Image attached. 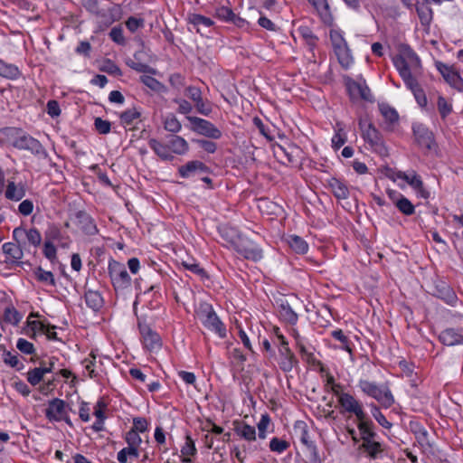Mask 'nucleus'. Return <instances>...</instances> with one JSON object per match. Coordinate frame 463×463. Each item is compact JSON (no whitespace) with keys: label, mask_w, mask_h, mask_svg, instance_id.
Returning a JSON list of instances; mask_svg holds the SVG:
<instances>
[{"label":"nucleus","mask_w":463,"mask_h":463,"mask_svg":"<svg viewBox=\"0 0 463 463\" xmlns=\"http://www.w3.org/2000/svg\"><path fill=\"white\" fill-rule=\"evenodd\" d=\"M393 64L402 80L416 76L421 68L420 58L407 44L399 46V53L393 58Z\"/></svg>","instance_id":"f257e3e1"},{"label":"nucleus","mask_w":463,"mask_h":463,"mask_svg":"<svg viewBox=\"0 0 463 463\" xmlns=\"http://www.w3.org/2000/svg\"><path fill=\"white\" fill-rule=\"evenodd\" d=\"M358 386L362 392L375 399L383 407L390 408L394 403V398L387 384H377L367 380H360Z\"/></svg>","instance_id":"f03ea898"},{"label":"nucleus","mask_w":463,"mask_h":463,"mask_svg":"<svg viewBox=\"0 0 463 463\" xmlns=\"http://www.w3.org/2000/svg\"><path fill=\"white\" fill-rule=\"evenodd\" d=\"M15 137L12 141L14 147L19 150H27L39 158H46L48 153L39 140L24 133L22 129H14Z\"/></svg>","instance_id":"7ed1b4c3"},{"label":"nucleus","mask_w":463,"mask_h":463,"mask_svg":"<svg viewBox=\"0 0 463 463\" xmlns=\"http://www.w3.org/2000/svg\"><path fill=\"white\" fill-rule=\"evenodd\" d=\"M197 314L204 326L218 334L221 338L226 336L225 326L219 319L212 305L205 302L201 303Z\"/></svg>","instance_id":"20e7f679"},{"label":"nucleus","mask_w":463,"mask_h":463,"mask_svg":"<svg viewBox=\"0 0 463 463\" xmlns=\"http://www.w3.org/2000/svg\"><path fill=\"white\" fill-rule=\"evenodd\" d=\"M330 39L339 63L345 69L349 68L353 63V57L342 32L332 29L330 32Z\"/></svg>","instance_id":"39448f33"},{"label":"nucleus","mask_w":463,"mask_h":463,"mask_svg":"<svg viewBox=\"0 0 463 463\" xmlns=\"http://www.w3.org/2000/svg\"><path fill=\"white\" fill-rule=\"evenodd\" d=\"M108 269L116 291L124 290L131 286V278L123 263L111 260L109 262Z\"/></svg>","instance_id":"423d86ee"},{"label":"nucleus","mask_w":463,"mask_h":463,"mask_svg":"<svg viewBox=\"0 0 463 463\" xmlns=\"http://www.w3.org/2000/svg\"><path fill=\"white\" fill-rule=\"evenodd\" d=\"M186 118L191 123V130L212 139L222 137V131L212 122L198 117L187 116Z\"/></svg>","instance_id":"0eeeda50"},{"label":"nucleus","mask_w":463,"mask_h":463,"mask_svg":"<svg viewBox=\"0 0 463 463\" xmlns=\"http://www.w3.org/2000/svg\"><path fill=\"white\" fill-rule=\"evenodd\" d=\"M235 250L247 260L258 261L262 258V251L252 241L238 236L237 241H233Z\"/></svg>","instance_id":"6e6552de"},{"label":"nucleus","mask_w":463,"mask_h":463,"mask_svg":"<svg viewBox=\"0 0 463 463\" xmlns=\"http://www.w3.org/2000/svg\"><path fill=\"white\" fill-rule=\"evenodd\" d=\"M138 328L144 347L150 352L159 351L162 346L159 335L146 324L138 323Z\"/></svg>","instance_id":"1a4fd4ad"},{"label":"nucleus","mask_w":463,"mask_h":463,"mask_svg":"<svg viewBox=\"0 0 463 463\" xmlns=\"http://www.w3.org/2000/svg\"><path fill=\"white\" fill-rule=\"evenodd\" d=\"M436 67L447 83L457 90L463 92V79L452 66L437 61Z\"/></svg>","instance_id":"9d476101"},{"label":"nucleus","mask_w":463,"mask_h":463,"mask_svg":"<svg viewBox=\"0 0 463 463\" xmlns=\"http://www.w3.org/2000/svg\"><path fill=\"white\" fill-rule=\"evenodd\" d=\"M338 402L345 411L354 413L357 420H363L366 415L363 410L362 404L353 395L347 392H342L339 395Z\"/></svg>","instance_id":"9b49d317"},{"label":"nucleus","mask_w":463,"mask_h":463,"mask_svg":"<svg viewBox=\"0 0 463 463\" xmlns=\"http://www.w3.org/2000/svg\"><path fill=\"white\" fill-rule=\"evenodd\" d=\"M209 172V167L198 160L190 161L179 167V174L184 178L200 177Z\"/></svg>","instance_id":"f8f14e48"},{"label":"nucleus","mask_w":463,"mask_h":463,"mask_svg":"<svg viewBox=\"0 0 463 463\" xmlns=\"http://www.w3.org/2000/svg\"><path fill=\"white\" fill-rule=\"evenodd\" d=\"M412 129L417 144L420 147L430 150L435 145L432 132L422 124L413 125Z\"/></svg>","instance_id":"ddd939ff"},{"label":"nucleus","mask_w":463,"mask_h":463,"mask_svg":"<svg viewBox=\"0 0 463 463\" xmlns=\"http://www.w3.org/2000/svg\"><path fill=\"white\" fill-rule=\"evenodd\" d=\"M189 24L201 35H207L213 26V21L206 16L198 14H189L187 16Z\"/></svg>","instance_id":"4468645a"},{"label":"nucleus","mask_w":463,"mask_h":463,"mask_svg":"<svg viewBox=\"0 0 463 463\" xmlns=\"http://www.w3.org/2000/svg\"><path fill=\"white\" fill-rule=\"evenodd\" d=\"M282 343V347L279 349L280 361L279 367L283 372H290L293 367L298 364V360L295 357L294 354L290 351L288 346V343L285 341V338L281 335L279 336Z\"/></svg>","instance_id":"2eb2a0df"},{"label":"nucleus","mask_w":463,"mask_h":463,"mask_svg":"<svg viewBox=\"0 0 463 463\" xmlns=\"http://www.w3.org/2000/svg\"><path fill=\"white\" fill-rule=\"evenodd\" d=\"M75 223L79 229L87 235H94L98 232L93 219L85 212L78 211L75 213Z\"/></svg>","instance_id":"dca6fc26"},{"label":"nucleus","mask_w":463,"mask_h":463,"mask_svg":"<svg viewBox=\"0 0 463 463\" xmlns=\"http://www.w3.org/2000/svg\"><path fill=\"white\" fill-rule=\"evenodd\" d=\"M433 295L450 306H455L458 301L454 290L444 281H439L435 285Z\"/></svg>","instance_id":"f3484780"},{"label":"nucleus","mask_w":463,"mask_h":463,"mask_svg":"<svg viewBox=\"0 0 463 463\" xmlns=\"http://www.w3.org/2000/svg\"><path fill=\"white\" fill-rule=\"evenodd\" d=\"M65 412V402L55 398L49 402L48 407L45 411V416L50 420L59 421L62 419Z\"/></svg>","instance_id":"a211bd4d"},{"label":"nucleus","mask_w":463,"mask_h":463,"mask_svg":"<svg viewBox=\"0 0 463 463\" xmlns=\"http://www.w3.org/2000/svg\"><path fill=\"white\" fill-rule=\"evenodd\" d=\"M398 177L404 180L413 189L417 190L421 197L427 199L430 196V193L423 187V183L420 179V176L418 175L415 172H411L410 174L400 172L398 174Z\"/></svg>","instance_id":"6ab92c4d"},{"label":"nucleus","mask_w":463,"mask_h":463,"mask_svg":"<svg viewBox=\"0 0 463 463\" xmlns=\"http://www.w3.org/2000/svg\"><path fill=\"white\" fill-rule=\"evenodd\" d=\"M44 235L46 241H51L53 244L54 242H57L62 248H68L70 245L71 241L69 237L65 236L61 232V229L54 224L48 227Z\"/></svg>","instance_id":"aec40b11"},{"label":"nucleus","mask_w":463,"mask_h":463,"mask_svg":"<svg viewBox=\"0 0 463 463\" xmlns=\"http://www.w3.org/2000/svg\"><path fill=\"white\" fill-rule=\"evenodd\" d=\"M403 81L407 88L411 90V92L414 95V98L417 101V103L421 107L424 108L427 106V97L425 95L424 90L420 86L417 79L415 76L410 77L407 79H403Z\"/></svg>","instance_id":"412c9836"},{"label":"nucleus","mask_w":463,"mask_h":463,"mask_svg":"<svg viewBox=\"0 0 463 463\" xmlns=\"http://www.w3.org/2000/svg\"><path fill=\"white\" fill-rule=\"evenodd\" d=\"M25 194L26 190L24 184H16L10 180L7 182L5 191V196L7 200L19 202L25 196Z\"/></svg>","instance_id":"4be33fe9"},{"label":"nucleus","mask_w":463,"mask_h":463,"mask_svg":"<svg viewBox=\"0 0 463 463\" xmlns=\"http://www.w3.org/2000/svg\"><path fill=\"white\" fill-rule=\"evenodd\" d=\"M439 341L448 346L463 345V335L454 328H447L439 335Z\"/></svg>","instance_id":"5701e85b"},{"label":"nucleus","mask_w":463,"mask_h":463,"mask_svg":"<svg viewBox=\"0 0 463 463\" xmlns=\"http://www.w3.org/2000/svg\"><path fill=\"white\" fill-rule=\"evenodd\" d=\"M167 144L171 154L184 155L189 150V145L187 141L176 135H172L168 137Z\"/></svg>","instance_id":"b1692460"},{"label":"nucleus","mask_w":463,"mask_h":463,"mask_svg":"<svg viewBox=\"0 0 463 463\" xmlns=\"http://www.w3.org/2000/svg\"><path fill=\"white\" fill-rule=\"evenodd\" d=\"M300 152L298 146L295 145L289 146L288 148L278 145L275 153L281 158L283 163L293 164L297 161V156Z\"/></svg>","instance_id":"393cba45"},{"label":"nucleus","mask_w":463,"mask_h":463,"mask_svg":"<svg viewBox=\"0 0 463 463\" xmlns=\"http://www.w3.org/2000/svg\"><path fill=\"white\" fill-rule=\"evenodd\" d=\"M358 424L357 428L360 432V438L363 440V442H365L366 440L373 439L376 437V433L373 430V423L371 420L367 418L365 415L363 420H357Z\"/></svg>","instance_id":"a878e982"},{"label":"nucleus","mask_w":463,"mask_h":463,"mask_svg":"<svg viewBox=\"0 0 463 463\" xmlns=\"http://www.w3.org/2000/svg\"><path fill=\"white\" fill-rule=\"evenodd\" d=\"M25 234L28 242L34 246L38 247L42 243V235L40 232L36 228H31L29 230H24L22 228H15L13 232V236L15 240L19 235Z\"/></svg>","instance_id":"bb28decb"},{"label":"nucleus","mask_w":463,"mask_h":463,"mask_svg":"<svg viewBox=\"0 0 463 463\" xmlns=\"http://www.w3.org/2000/svg\"><path fill=\"white\" fill-rule=\"evenodd\" d=\"M150 148L163 160L171 161L174 156L171 154L168 144H163L155 138L148 141Z\"/></svg>","instance_id":"cd10ccee"},{"label":"nucleus","mask_w":463,"mask_h":463,"mask_svg":"<svg viewBox=\"0 0 463 463\" xmlns=\"http://www.w3.org/2000/svg\"><path fill=\"white\" fill-rule=\"evenodd\" d=\"M327 183L328 187L337 199L344 200L348 198L349 190L345 183L335 177L330 178Z\"/></svg>","instance_id":"c85d7f7f"},{"label":"nucleus","mask_w":463,"mask_h":463,"mask_svg":"<svg viewBox=\"0 0 463 463\" xmlns=\"http://www.w3.org/2000/svg\"><path fill=\"white\" fill-rule=\"evenodd\" d=\"M234 431L235 433L240 436L241 438L251 441L255 440L256 439V430L255 428L252 426H250L249 424L245 423L244 421H234Z\"/></svg>","instance_id":"c756f323"},{"label":"nucleus","mask_w":463,"mask_h":463,"mask_svg":"<svg viewBox=\"0 0 463 463\" xmlns=\"http://www.w3.org/2000/svg\"><path fill=\"white\" fill-rule=\"evenodd\" d=\"M287 241L289 248L297 254H305L308 250V244L300 236L289 235Z\"/></svg>","instance_id":"7c9ffc66"},{"label":"nucleus","mask_w":463,"mask_h":463,"mask_svg":"<svg viewBox=\"0 0 463 463\" xmlns=\"http://www.w3.org/2000/svg\"><path fill=\"white\" fill-rule=\"evenodd\" d=\"M279 314L281 319L290 325H295L298 322V317L288 302H282L279 305Z\"/></svg>","instance_id":"2f4dec72"},{"label":"nucleus","mask_w":463,"mask_h":463,"mask_svg":"<svg viewBox=\"0 0 463 463\" xmlns=\"http://www.w3.org/2000/svg\"><path fill=\"white\" fill-rule=\"evenodd\" d=\"M85 301L89 307L99 310L103 306V298L97 290L88 289L85 291Z\"/></svg>","instance_id":"473e14b6"},{"label":"nucleus","mask_w":463,"mask_h":463,"mask_svg":"<svg viewBox=\"0 0 463 463\" xmlns=\"http://www.w3.org/2000/svg\"><path fill=\"white\" fill-rule=\"evenodd\" d=\"M360 127L363 129V137L364 140L372 146H378L382 143L379 132L372 124H368L367 128L364 129V125L360 122Z\"/></svg>","instance_id":"72a5a7b5"},{"label":"nucleus","mask_w":463,"mask_h":463,"mask_svg":"<svg viewBox=\"0 0 463 463\" xmlns=\"http://www.w3.org/2000/svg\"><path fill=\"white\" fill-rule=\"evenodd\" d=\"M361 449H363L368 454V456L373 459L377 458L378 456L383 452L382 444L376 441L374 439L363 442Z\"/></svg>","instance_id":"f704fd0d"},{"label":"nucleus","mask_w":463,"mask_h":463,"mask_svg":"<svg viewBox=\"0 0 463 463\" xmlns=\"http://www.w3.org/2000/svg\"><path fill=\"white\" fill-rule=\"evenodd\" d=\"M21 75V72L17 66L6 63L5 61L0 60V76L10 79V80H15L19 78Z\"/></svg>","instance_id":"c9c22d12"},{"label":"nucleus","mask_w":463,"mask_h":463,"mask_svg":"<svg viewBox=\"0 0 463 463\" xmlns=\"http://www.w3.org/2000/svg\"><path fill=\"white\" fill-rule=\"evenodd\" d=\"M35 279L43 284L56 287V281L52 272L44 270L42 267H37L33 270Z\"/></svg>","instance_id":"e433bc0d"},{"label":"nucleus","mask_w":463,"mask_h":463,"mask_svg":"<svg viewBox=\"0 0 463 463\" xmlns=\"http://www.w3.org/2000/svg\"><path fill=\"white\" fill-rule=\"evenodd\" d=\"M3 251L12 261H17L23 258V250L13 242H6L3 245Z\"/></svg>","instance_id":"4c0bfd02"},{"label":"nucleus","mask_w":463,"mask_h":463,"mask_svg":"<svg viewBox=\"0 0 463 463\" xmlns=\"http://www.w3.org/2000/svg\"><path fill=\"white\" fill-rule=\"evenodd\" d=\"M33 327H39V330H41L43 333H44L47 335V338L50 340H59L57 336V333L54 332V329L56 328L55 326H52L50 324H46L43 321H32L29 323Z\"/></svg>","instance_id":"58836bf2"},{"label":"nucleus","mask_w":463,"mask_h":463,"mask_svg":"<svg viewBox=\"0 0 463 463\" xmlns=\"http://www.w3.org/2000/svg\"><path fill=\"white\" fill-rule=\"evenodd\" d=\"M51 368L36 367L27 373V381L33 386L37 385L45 373H50Z\"/></svg>","instance_id":"ea45409f"},{"label":"nucleus","mask_w":463,"mask_h":463,"mask_svg":"<svg viewBox=\"0 0 463 463\" xmlns=\"http://www.w3.org/2000/svg\"><path fill=\"white\" fill-rule=\"evenodd\" d=\"M300 441L306 446L314 458L317 459L318 458V450L315 443L310 439L308 430L306 427H303L301 430Z\"/></svg>","instance_id":"a19ab883"},{"label":"nucleus","mask_w":463,"mask_h":463,"mask_svg":"<svg viewBox=\"0 0 463 463\" xmlns=\"http://www.w3.org/2000/svg\"><path fill=\"white\" fill-rule=\"evenodd\" d=\"M140 81L153 91L158 93L165 91V85L151 76L143 75L140 77Z\"/></svg>","instance_id":"79ce46f5"},{"label":"nucleus","mask_w":463,"mask_h":463,"mask_svg":"<svg viewBox=\"0 0 463 463\" xmlns=\"http://www.w3.org/2000/svg\"><path fill=\"white\" fill-rule=\"evenodd\" d=\"M126 64L131 68L132 70L142 72V73H150V74H156V69L150 67L149 65L143 63L141 61H136L131 58H128L126 60Z\"/></svg>","instance_id":"37998d69"},{"label":"nucleus","mask_w":463,"mask_h":463,"mask_svg":"<svg viewBox=\"0 0 463 463\" xmlns=\"http://www.w3.org/2000/svg\"><path fill=\"white\" fill-rule=\"evenodd\" d=\"M425 2L416 7L420 23L428 25L432 20V11Z\"/></svg>","instance_id":"c03bdc74"},{"label":"nucleus","mask_w":463,"mask_h":463,"mask_svg":"<svg viewBox=\"0 0 463 463\" xmlns=\"http://www.w3.org/2000/svg\"><path fill=\"white\" fill-rule=\"evenodd\" d=\"M331 335L335 340L340 342L341 349L345 350L346 352H348L349 354H352V353H353L352 343L341 329L334 330L331 333Z\"/></svg>","instance_id":"a18cd8bd"},{"label":"nucleus","mask_w":463,"mask_h":463,"mask_svg":"<svg viewBox=\"0 0 463 463\" xmlns=\"http://www.w3.org/2000/svg\"><path fill=\"white\" fill-rule=\"evenodd\" d=\"M164 128L166 131L171 133H177L181 130L182 125L179 122V120L176 118V117L173 114L167 115L164 118Z\"/></svg>","instance_id":"49530a36"},{"label":"nucleus","mask_w":463,"mask_h":463,"mask_svg":"<svg viewBox=\"0 0 463 463\" xmlns=\"http://www.w3.org/2000/svg\"><path fill=\"white\" fill-rule=\"evenodd\" d=\"M379 109L383 117L390 123L398 121L399 116L395 109L392 108L388 104H380Z\"/></svg>","instance_id":"de8ad7c7"},{"label":"nucleus","mask_w":463,"mask_h":463,"mask_svg":"<svg viewBox=\"0 0 463 463\" xmlns=\"http://www.w3.org/2000/svg\"><path fill=\"white\" fill-rule=\"evenodd\" d=\"M395 206L402 213H403L404 215H407V216L412 215L415 213L414 205L405 196L402 198H400V200L397 201V203L395 204Z\"/></svg>","instance_id":"09e8293b"},{"label":"nucleus","mask_w":463,"mask_h":463,"mask_svg":"<svg viewBox=\"0 0 463 463\" xmlns=\"http://www.w3.org/2000/svg\"><path fill=\"white\" fill-rule=\"evenodd\" d=\"M140 116V112L136 108H132L120 114V121L124 125H131Z\"/></svg>","instance_id":"8fccbe9b"},{"label":"nucleus","mask_w":463,"mask_h":463,"mask_svg":"<svg viewBox=\"0 0 463 463\" xmlns=\"http://www.w3.org/2000/svg\"><path fill=\"white\" fill-rule=\"evenodd\" d=\"M138 456L139 453L137 449L131 446H128L127 448L122 449L118 453L117 458L120 463H126L128 461V457L137 458H138Z\"/></svg>","instance_id":"3c124183"},{"label":"nucleus","mask_w":463,"mask_h":463,"mask_svg":"<svg viewBox=\"0 0 463 463\" xmlns=\"http://www.w3.org/2000/svg\"><path fill=\"white\" fill-rule=\"evenodd\" d=\"M362 87V80L356 81L354 80H347L346 81V89L349 93V96L352 99H358L360 96Z\"/></svg>","instance_id":"603ef678"},{"label":"nucleus","mask_w":463,"mask_h":463,"mask_svg":"<svg viewBox=\"0 0 463 463\" xmlns=\"http://www.w3.org/2000/svg\"><path fill=\"white\" fill-rule=\"evenodd\" d=\"M4 317L5 322L12 325H17L20 322L22 316L14 307H9L5 308Z\"/></svg>","instance_id":"864d4df0"},{"label":"nucleus","mask_w":463,"mask_h":463,"mask_svg":"<svg viewBox=\"0 0 463 463\" xmlns=\"http://www.w3.org/2000/svg\"><path fill=\"white\" fill-rule=\"evenodd\" d=\"M438 110L442 118H445L452 111V105L449 103L446 99L442 96L438 97Z\"/></svg>","instance_id":"5fc2aeb1"},{"label":"nucleus","mask_w":463,"mask_h":463,"mask_svg":"<svg viewBox=\"0 0 463 463\" xmlns=\"http://www.w3.org/2000/svg\"><path fill=\"white\" fill-rule=\"evenodd\" d=\"M289 447V443L284 439L279 438L271 439L269 442V449L271 451L282 453Z\"/></svg>","instance_id":"6e6d98bb"},{"label":"nucleus","mask_w":463,"mask_h":463,"mask_svg":"<svg viewBox=\"0 0 463 463\" xmlns=\"http://www.w3.org/2000/svg\"><path fill=\"white\" fill-rule=\"evenodd\" d=\"M43 253L46 259H48L52 263H53L57 260V250L56 247L51 241L45 240L43 244Z\"/></svg>","instance_id":"4d7b16f0"},{"label":"nucleus","mask_w":463,"mask_h":463,"mask_svg":"<svg viewBox=\"0 0 463 463\" xmlns=\"http://www.w3.org/2000/svg\"><path fill=\"white\" fill-rule=\"evenodd\" d=\"M109 37L114 43L119 45L126 44V39L123 35V29L121 26L113 27L109 32Z\"/></svg>","instance_id":"13d9d810"},{"label":"nucleus","mask_w":463,"mask_h":463,"mask_svg":"<svg viewBox=\"0 0 463 463\" xmlns=\"http://www.w3.org/2000/svg\"><path fill=\"white\" fill-rule=\"evenodd\" d=\"M372 414L377 422L385 429H390L392 424L386 420L385 416L381 412L376 405H372Z\"/></svg>","instance_id":"bf43d9fd"},{"label":"nucleus","mask_w":463,"mask_h":463,"mask_svg":"<svg viewBox=\"0 0 463 463\" xmlns=\"http://www.w3.org/2000/svg\"><path fill=\"white\" fill-rule=\"evenodd\" d=\"M127 28L131 32L135 33L137 29L144 27L145 20L143 18H137L135 16H130L126 21Z\"/></svg>","instance_id":"052dcab7"},{"label":"nucleus","mask_w":463,"mask_h":463,"mask_svg":"<svg viewBox=\"0 0 463 463\" xmlns=\"http://www.w3.org/2000/svg\"><path fill=\"white\" fill-rule=\"evenodd\" d=\"M94 126L96 130L101 134L106 135L110 132L111 124L108 120H104L101 118H96L94 120Z\"/></svg>","instance_id":"680f3d73"},{"label":"nucleus","mask_w":463,"mask_h":463,"mask_svg":"<svg viewBox=\"0 0 463 463\" xmlns=\"http://www.w3.org/2000/svg\"><path fill=\"white\" fill-rule=\"evenodd\" d=\"M17 349L26 354H32L34 353L33 345L24 338H19L16 344Z\"/></svg>","instance_id":"e2e57ef3"},{"label":"nucleus","mask_w":463,"mask_h":463,"mask_svg":"<svg viewBox=\"0 0 463 463\" xmlns=\"http://www.w3.org/2000/svg\"><path fill=\"white\" fill-rule=\"evenodd\" d=\"M126 441L128 446L134 447L138 449V447L142 441L138 432L137 430H129L126 434Z\"/></svg>","instance_id":"0e129e2a"},{"label":"nucleus","mask_w":463,"mask_h":463,"mask_svg":"<svg viewBox=\"0 0 463 463\" xmlns=\"http://www.w3.org/2000/svg\"><path fill=\"white\" fill-rule=\"evenodd\" d=\"M4 362L6 364L10 365L11 367L16 368L17 370H21L24 367L23 364H21V366H18L20 363L17 355L12 354L9 351L4 352Z\"/></svg>","instance_id":"69168bd1"},{"label":"nucleus","mask_w":463,"mask_h":463,"mask_svg":"<svg viewBox=\"0 0 463 463\" xmlns=\"http://www.w3.org/2000/svg\"><path fill=\"white\" fill-rule=\"evenodd\" d=\"M193 141L198 144V146L207 153L213 154L217 149L216 143L213 141L207 139H193Z\"/></svg>","instance_id":"338daca9"},{"label":"nucleus","mask_w":463,"mask_h":463,"mask_svg":"<svg viewBox=\"0 0 463 463\" xmlns=\"http://www.w3.org/2000/svg\"><path fill=\"white\" fill-rule=\"evenodd\" d=\"M33 211V203L31 200H24L18 205V212L24 216L30 215Z\"/></svg>","instance_id":"774afa93"}]
</instances>
